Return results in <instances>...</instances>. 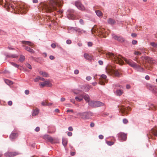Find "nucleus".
I'll use <instances>...</instances> for the list:
<instances>
[{
  "label": "nucleus",
  "instance_id": "9b49d317",
  "mask_svg": "<svg viewBox=\"0 0 157 157\" xmlns=\"http://www.w3.org/2000/svg\"><path fill=\"white\" fill-rule=\"evenodd\" d=\"M77 115L80 116L82 119H86L88 118L89 113L86 112L82 113H78Z\"/></svg>",
  "mask_w": 157,
  "mask_h": 157
},
{
  "label": "nucleus",
  "instance_id": "8fccbe9b",
  "mask_svg": "<svg viewBox=\"0 0 157 157\" xmlns=\"http://www.w3.org/2000/svg\"><path fill=\"white\" fill-rule=\"evenodd\" d=\"M137 43V42L136 40H132V43L133 44H136Z\"/></svg>",
  "mask_w": 157,
  "mask_h": 157
},
{
  "label": "nucleus",
  "instance_id": "5fc2aeb1",
  "mask_svg": "<svg viewBox=\"0 0 157 157\" xmlns=\"http://www.w3.org/2000/svg\"><path fill=\"white\" fill-rule=\"evenodd\" d=\"M49 58L51 60H53L55 59V57L53 56H49Z\"/></svg>",
  "mask_w": 157,
  "mask_h": 157
},
{
  "label": "nucleus",
  "instance_id": "3c124183",
  "mask_svg": "<svg viewBox=\"0 0 157 157\" xmlns=\"http://www.w3.org/2000/svg\"><path fill=\"white\" fill-rule=\"evenodd\" d=\"M12 102L11 101H9L8 103V105L10 106L12 105Z\"/></svg>",
  "mask_w": 157,
  "mask_h": 157
},
{
  "label": "nucleus",
  "instance_id": "4c0bfd02",
  "mask_svg": "<svg viewBox=\"0 0 157 157\" xmlns=\"http://www.w3.org/2000/svg\"><path fill=\"white\" fill-rule=\"evenodd\" d=\"M149 106L150 108L152 110H154L156 109V106L153 104H151Z\"/></svg>",
  "mask_w": 157,
  "mask_h": 157
},
{
  "label": "nucleus",
  "instance_id": "864d4df0",
  "mask_svg": "<svg viewBox=\"0 0 157 157\" xmlns=\"http://www.w3.org/2000/svg\"><path fill=\"white\" fill-rule=\"evenodd\" d=\"M51 47L53 48H54L56 47V45L55 44H52L51 45Z\"/></svg>",
  "mask_w": 157,
  "mask_h": 157
},
{
  "label": "nucleus",
  "instance_id": "0eeeda50",
  "mask_svg": "<svg viewBox=\"0 0 157 157\" xmlns=\"http://www.w3.org/2000/svg\"><path fill=\"white\" fill-rule=\"evenodd\" d=\"M89 105L92 107H98L104 105V103L99 101H90L89 102Z\"/></svg>",
  "mask_w": 157,
  "mask_h": 157
},
{
  "label": "nucleus",
  "instance_id": "f8f14e48",
  "mask_svg": "<svg viewBox=\"0 0 157 157\" xmlns=\"http://www.w3.org/2000/svg\"><path fill=\"white\" fill-rule=\"evenodd\" d=\"M75 6L80 10H85V7L80 2L78 1L75 2Z\"/></svg>",
  "mask_w": 157,
  "mask_h": 157
},
{
  "label": "nucleus",
  "instance_id": "ea45409f",
  "mask_svg": "<svg viewBox=\"0 0 157 157\" xmlns=\"http://www.w3.org/2000/svg\"><path fill=\"white\" fill-rule=\"evenodd\" d=\"M112 37L114 39L117 40L119 36H117L115 34H113L112 35Z\"/></svg>",
  "mask_w": 157,
  "mask_h": 157
},
{
  "label": "nucleus",
  "instance_id": "c03bdc74",
  "mask_svg": "<svg viewBox=\"0 0 157 157\" xmlns=\"http://www.w3.org/2000/svg\"><path fill=\"white\" fill-rule=\"evenodd\" d=\"M123 122L124 123L126 124L128 122V121L127 119H123Z\"/></svg>",
  "mask_w": 157,
  "mask_h": 157
},
{
  "label": "nucleus",
  "instance_id": "b1692460",
  "mask_svg": "<svg viewBox=\"0 0 157 157\" xmlns=\"http://www.w3.org/2000/svg\"><path fill=\"white\" fill-rule=\"evenodd\" d=\"M151 132L152 134L155 136H157V128H156L152 129Z\"/></svg>",
  "mask_w": 157,
  "mask_h": 157
},
{
  "label": "nucleus",
  "instance_id": "4be33fe9",
  "mask_svg": "<svg viewBox=\"0 0 157 157\" xmlns=\"http://www.w3.org/2000/svg\"><path fill=\"white\" fill-rule=\"evenodd\" d=\"M107 22L109 24H111V25H114L116 23L115 21L111 18H109L108 19Z\"/></svg>",
  "mask_w": 157,
  "mask_h": 157
},
{
  "label": "nucleus",
  "instance_id": "5701e85b",
  "mask_svg": "<svg viewBox=\"0 0 157 157\" xmlns=\"http://www.w3.org/2000/svg\"><path fill=\"white\" fill-rule=\"evenodd\" d=\"M41 104L43 106H50L52 105V103H48L47 101H42Z\"/></svg>",
  "mask_w": 157,
  "mask_h": 157
},
{
  "label": "nucleus",
  "instance_id": "58836bf2",
  "mask_svg": "<svg viewBox=\"0 0 157 157\" xmlns=\"http://www.w3.org/2000/svg\"><path fill=\"white\" fill-rule=\"evenodd\" d=\"M106 143L109 146H111L114 144V142L110 141H107Z\"/></svg>",
  "mask_w": 157,
  "mask_h": 157
},
{
  "label": "nucleus",
  "instance_id": "20e7f679",
  "mask_svg": "<svg viewBox=\"0 0 157 157\" xmlns=\"http://www.w3.org/2000/svg\"><path fill=\"white\" fill-rule=\"evenodd\" d=\"M91 31L92 33L94 34V36H99L101 37L105 38L108 35V32L105 29L99 26H94Z\"/></svg>",
  "mask_w": 157,
  "mask_h": 157
},
{
  "label": "nucleus",
  "instance_id": "e433bc0d",
  "mask_svg": "<svg viewBox=\"0 0 157 157\" xmlns=\"http://www.w3.org/2000/svg\"><path fill=\"white\" fill-rule=\"evenodd\" d=\"M117 40L121 42H123L124 41V39L122 37L119 36Z\"/></svg>",
  "mask_w": 157,
  "mask_h": 157
},
{
  "label": "nucleus",
  "instance_id": "aec40b11",
  "mask_svg": "<svg viewBox=\"0 0 157 157\" xmlns=\"http://www.w3.org/2000/svg\"><path fill=\"white\" fill-rule=\"evenodd\" d=\"M149 89L150 90H151L153 93H157V88L156 87L150 85Z\"/></svg>",
  "mask_w": 157,
  "mask_h": 157
},
{
  "label": "nucleus",
  "instance_id": "6e6552de",
  "mask_svg": "<svg viewBox=\"0 0 157 157\" xmlns=\"http://www.w3.org/2000/svg\"><path fill=\"white\" fill-rule=\"evenodd\" d=\"M43 82H40L39 84V85L42 87L44 86H48L49 87H52V84L51 82V81L49 79H47L44 81Z\"/></svg>",
  "mask_w": 157,
  "mask_h": 157
},
{
  "label": "nucleus",
  "instance_id": "603ef678",
  "mask_svg": "<svg viewBox=\"0 0 157 157\" xmlns=\"http://www.w3.org/2000/svg\"><path fill=\"white\" fill-rule=\"evenodd\" d=\"M66 42H67V43L68 44H70L71 43V40H67Z\"/></svg>",
  "mask_w": 157,
  "mask_h": 157
},
{
  "label": "nucleus",
  "instance_id": "cd10ccee",
  "mask_svg": "<svg viewBox=\"0 0 157 157\" xmlns=\"http://www.w3.org/2000/svg\"><path fill=\"white\" fill-rule=\"evenodd\" d=\"M67 139L64 138L62 139V143L64 147H65L67 146Z\"/></svg>",
  "mask_w": 157,
  "mask_h": 157
},
{
  "label": "nucleus",
  "instance_id": "a19ab883",
  "mask_svg": "<svg viewBox=\"0 0 157 157\" xmlns=\"http://www.w3.org/2000/svg\"><path fill=\"white\" fill-rule=\"evenodd\" d=\"M150 45L156 48L157 47V44L154 42H151Z\"/></svg>",
  "mask_w": 157,
  "mask_h": 157
},
{
  "label": "nucleus",
  "instance_id": "13d9d810",
  "mask_svg": "<svg viewBox=\"0 0 157 157\" xmlns=\"http://www.w3.org/2000/svg\"><path fill=\"white\" fill-rule=\"evenodd\" d=\"M40 128L39 127H37L35 129V131L36 132H38L40 131Z\"/></svg>",
  "mask_w": 157,
  "mask_h": 157
},
{
  "label": "nucleus",
  "instance_id": "2f4dec72",
  "mask_svg": "<svg viewBox=\"0 0 157 157\" xmlns=\"http://www.w3.org/2000/svg\"><path fill=\"white\" fill-rule=\"evenodd\" d=\"M75 99L77 101H81L83 100L82 97V94L79 97H75Z\"/></svg>",
  "mask_w": 157,
  "mask_h": 157
},
{
  "label": "nucleus",
  "instance_id": "c9c22d12",
  "mask_svg": "<svg viewBox=\"0 0 157 157\" xmlns=\"http://www.w3.org/2000/svg\"><path fill=\"white\" fill-rule=\"evenodd\" d=\"M11 65H12L14 67H16L18 68L20 70H21V68H19V67H20V66L18 65L15 63H13V62H11Z\"/></svg>",
  "mask_w": 157,
  "mask_h": 157
},
{
  "label": "nucleus",
  "instance_id": "dca6fc26",
  "mask_svg": "<svg viewBox=\"0 0 157 157\" xmlns=\"http://www.w3.org/2000/svg\"><path fill=\"white\" fill-rule=\"evenodd\" d=\"M71 29H73L74 30H75L77 31L80 35L83 33H85L86 31L85 30H83V29H80L78 28H74L73 27L71 28Z\"/></svg>",
  "mask_w": 157,
  "mask_h": 157
},
{
  "label": "nucleus",
  "instance_id": "a18cd8bd",
  "mask_svg": "<svg viewBox=\"0 0 157 157\" xmlns=\"http://www.w3.org/2000/svg\"><path fill=\"white\" fill-rule=\"evenodd\" d=\"M134 54L137 55H141V53L138 51H135L134 52Z\"/></svg>",
  "mask_w": 157,
  "mask_h": 157
},
{
  "label": "nucleus",
  "instance_id": "6ab92c4d",
  "mask_svg": "<svg viewBox=\"0 0 157 157\" xmlns=\"http://www.w3.org/2000/svg\"><path fill=\"white\" fill-rule=\"evenodd\" d=\"M84 58L89 60H91L93 59V56L90 55H89L87 53H85L84 55Z\"/></svg>",
  "mask_w": 157,
  "mask_h": 157
},
{
  "label": "nucleus",
  "instance_id": "bb28decb",
  "mask_svg": "<svg viewBox=\"0 0 157 157\" xmlns=\"http://www.w3.org/2000/svg\"><path fill=\"white\" fill-rule=\"evenodd\" d=\"M22 43L23 44H27L30 46H32L33 45L32 43L29 41H22Z\"/></svg>",
  "mask_w": 157,
  "mask_h": 157
},
{
  "label": "nucleus",
  "instance_id": "052dcab7",
  "mask_svg": "<svg viewBox=\"0 0 157 157\" xmlns=\"http://www.w3.org/2000/svg\"><path fill=\"white\" fill-rule=\"evenodd\" d=\"M98 63L100 65H102L103 64V62L101 60H99Z\"/></svg>",
  "mask_w": 157,
  "mask_h": 157
},
{
  "label": "nucleus",
  "instance_id": "f03ea898",
  "mask_svg": "<svg viewBox=\"0 0 157 157\" xmlns=\"http://www.w3.org/2000/svg\"><path fill=\"white\" fill-rule=\"evenodd\" d=\"M63 3L58 0H52L47 2L41 3L39 6L43 10L47 13H50L57 10L56 6H61Z\"/></svg>",
  "mask_w": 157,
  "mask_h": 157
},
{
  "label": "nucleus",
  "instance_id": "f257e3e1",
  "mask_svg": "<svg viewBox=\"0 0 157 157\" xmlns=\"http://www.w3.org/2000/svg\"><path fill=\"white\" fill-rule=\"evenodd\" d=\"M106 57L113 60L114 62L120 65L123 64V60H124L129 66L137 70L140 71L144 70V68L141 67L140 65L137 64L131 59H127L123 58L121 56H117L113 53L109 52L106 54Z\"/></svg>",
  "mask_w": 157,
  "mask_h": 157
},
{
  "label": "nucleus",
  "instance_id": "7ed1b4c3",
  "mask_svg": "<svg viewBox=\"0 0 157 157\" xmlns=\"http://www.w3.org/2000/svg\"><path fill=\"white\" fill-rule=\"evenodd\" d=\"M5 7L8 11H10V9H12L15 11H17L19 13L21 14L25 12L27 10L26 6L23 4L14 6L11 4L7 2L5 5Z\"/></svg>",
  "mask_w": 157,
  "mask_h": 157
},
{
  "label": "nucleus",
  "instance_id": "72a5a7b5",
  "mask_svg": "<svg viewBox=\"0 0 157 157\" xmlns=\"http://www.w3.org/2000/svg\"><path fill=\"white\" fill-rule=\"evenodd\" d=\"M25 59V56L23 55H21L19 59V60L21 62H23Z\"/></svg>",
  "mask_w": 157,
  "mask_h": 157
},
{
  "label": "nucleus",
  "instance_id": "79ce46f5",
  "mask_svg": "<svg viewBox=\"0 0 157 157\" xmlns=\"http://www.w3.org/2000/svg\"><path fill=\"white\" fill-rule=\"evenodd\" d=\"M25 65L26 66V67L29 68L31 69H32V67L31 65L29 64L28 63H26L25 64Z\"/></svg>",
  "mask_w": 157,
  "mask_h": 157
},
{
  "label": "nucleus",
  "instance_id": "37998d69",
  "mask_svg": "<svg viewBox=\"0 0 157 157\" xmlns=\"http://www.w3.org/2000/svg\"><path fill=\"white\" fill-rule=\"evenodd\" d=\"M79 22L82 25H83L84 24V21L82 19H80L79 21Z\"/></svg>",
  "mask_w": 157,
  "mask_h": 157
},
{
  "label": "nucleus",
  "instance_id": "0e129e2a",
  "mask_svg": "<svg viewBox=\"0 0 157 157\" xmlns=\"http://www.w3.org/2000/svg\"><path fill=\"white\" fill-rule=\"evenodd\" d=\"M94 126V124L93 122H91L90 124V126L91 127H93Z\"/></svg>",
  "mask_w": 157,
  "mask_h": 157
},
{
  "label": "nucleus",
  "instance_id": "774afa93",
  "mask_svg": "<svg viewBox=\"0 0 157 157\" xmlns=\"http://www.w3.org/2000/svg\"><path fill=\"white\" fill-rule=\"evenodd\" d=\"M145 79L147 80H148L149 79V78H150V77H149V76L148 75H146V76H145Z\"/></svg>",
  "mask_w": 157,
  "mask_h": 157
},
{
  "label": "nucleus",
  "instance_id": "7c9ffc66",
  "mask_svg": "<svg viewBox=\"0 0 157 157\" xmlns=\"http://www.w3.org/2000/svg\"><path fill=\"white\" fill-rule=\"evenodd\" d=\"M40 74L42 76L45 77H48V74L45 72H43L42 71H40L39 72Z\"/></svg>",
  "mask_w": 157,
  "mask_h": 157
},
{
  "label": "nucleus",
  "instance_id": "a211bd4d",
  "mask_svg": "<svg viewBox=\"0 0 157 157\" xmlns=\"http://www.w3.org/2000/svg\"><path fill=\"white\" fill-rule=\"evenodd\" d=\"M82 98H83L89 104V102L90 101V98L89 96L87 94H82Z\"/></svg>",
  "mask_w": 157,
  "mask_h": 157
},
{
  "label": "nucleus",
  "instance_id": "c85d7f7f",
  "mask_svg": "<svg viewBox=\"0 0 157 157\" xmlns=\"http://www.w3.org/2000/svg\"><path fill=\"white\" fill-rule=\"evenodd\" d=\"M123 93V91L121 90H118L116 91L117 95L118 96H120Z\"/></svg>",
  "mask_w": 157,
  "mask_h": 157
},
{
  "label": "nucleus",
  "instance_id": "6e6d98bb",
  "mask_svg": "<svg viewBox=\"0 0 157 157\" xmlns=\"http://www.w3.org/2000/svg\"><path fill=\"white\" fill-rule=\"evenodd\" d=\"M79 73V71L78 70H75L74 71V73L75 74H78Z\"/></svg>",
  "mask_w": 157,
  "mask_h": 157
},
{
  "label": "nucleus",
  "instance_id": "09e8293b",
  "mask_svg": "<svg viewBox=\"0 0 157 157\" xmlns=\"http://www.w3.org/2000/svg\"><path fill=\"white\" fill-rule=\"evenodd\" d=\"M145 67L147 69H148V70H151V67H149L148 66H146L145 65H144Z\"/></svg>",
  "mask_w": 157,
  "mask_h": 157
},
{
  "label": "nucleus",
  "instance_id": "de8ad7c7",
  "mask_svg": "<svg viewBox=\"0 0 157 157\" xmlns=\"http://www.w3.org/2000/svg\"><path fill=\"white\" fill-rule=\"evenodd\" d=\"M87 45L89 47H91L93 45V43L90 42H88Z\"/></svg>",
  "mask_w": 157,
  "mask_h": 157
},
{
  "label": "nucleus",
  "instance_id": "f3484780",
  "mask_svg": "<svg viewBox=\"0 0 157 157\" xmlns=\"http://www.w3.org/2000/svg\"><path fill=\"white\" fill-rule=\"evenodd\" d=\"M18 136L17 133L13 132L12 133L10 136V138L12 140H13L15 139Z\"/></svg>",
  "mask_w": 157,
  "mask_h": 157
},
{
  "label": "nucleus",
  "instance_id": "bf43d9fd",
  "mask_svg": "<svg viewBox=\"0 0 157 157\" xmlns=\"http://www.w3.org/2000/svg\"><path fill=\"white\" fill-rule=\"evenodd\" d=\"M104 138V136L102 135H100L99 136V138L100 139H102Z\"/></svg>",
  "mask_w": 157,
  "mask_h": 157
},
{
  "label": "nucleus",
  "instance_id": "f704fd0d",
  "mask_svg": "<svg viewBox=\"0 0 157 157\" xmlns=\"http://www.w3.org/2000/svg\"><path fill=\"white\" fill-rule=\"evenodd\" d=\"M96 14L99 17L102 16V13L101 12L100 10H97L96 11Z\"/></svg>",
  "mask_w": 157,
  "mask_h": 157
},
{
  "label": "nucleus",
  "instance_id": "423d86ee",
  "mask_svg": "<svg viewBox=\"0 0 157 157\" xmlns=\"http://www.w3.org/2000/svg\"><path fill=\"white\" fill-rule=\"evenodd\" d=\"M118 107L120 112L122 113V116L127 115L128 114V110H131L130 107H125L123 105H121Z\"/></svg>",
  "mask_w": 157,
  "mask_h": 157
},
{
  "label": "nucleus",
  "instance_id": "4d7b16f0",
  "mask_svg": "<svg viewBox=\"0 0 157 157\" xmlns=\"http://www.w3.org/2000/svg\"><path fill=\"white\" fill-rule=\"evenodd\" d=\"M91 79V77L90 76H87L86 78V79L88 81H89Z\"/></svg>",
  "mask_w": 157,
  "mask_h": 157
},
{
  "label": "nucleus",
  "instance_id": "49530a36",
  "mask_svg": "<svg viewBox=\"0 0 157 157\" xmlns=\"http://www.w3.org/2000/svg\"><path fill=\"white\" fill-rule=\"evenodd\" d=\"M98 51L101 54H103L104 52V51L101 49H99L98 50Z\"/></svg>",
  "mask_w": 157,
  "mask_h": 157
},
{
  "label": "nucleus",
  "instance_id": "412c9836",
  "mask_svg": "<svg viewBox=\"0 0 157 157\" xmlns=\"http://www.w3.org/2000/svg\"><path fill=\"white\" fill-rule=\"evenodd\" d=\"M23 47H25V49L30 53H34V51L33 49L30 48L29 47L26 46H23Z\"/></svg>",
  "mask_w": 157,
  "mask_h": 157
},
{
  "label": "nucleus",
  "instance_id": "e2e57ef3",
  "mask_svg": "<svg viewBox=\"0 0 157 157\" xmlns=\"http://www.w3.org/2000/svg\"><path fill=\"white\" fill-rule=\"evenodd\" d=\"M68 129L70 131H72L73 130V128L71 126L69 127Z\"/></svg>",
  "mask_w": 157,
  "mask_h": 157
},
{
  "label": "nucleus",
  "instance_id": "4468645a",
  "mask_svg": "<svg viewBox=\"0 0 157 157\" xmlns=\"http://www.w3.org/2000/svg\"><path fill=\"white\" fill-rule=\"evenodd\" d=\"M142 58L143 60H145L146 62H147L149 63H154V61L152 58H150L147 56H145L144 57H142Z\"/></svg>",
  "mask_w": 157,
  "mask_h": 157
},
{
  "label": "nucleus",
  "instance_id": "338daca9",
  "mask_svg": "<svg viewBox=\"0 0 157 157\" xmlns=\"http://www.w3.org/2000/svg\"><path fill=\"white\" fill-rule=\"evenodd\" d=\"M126 88L127 89H129L130 88V86L128 84H127L126 86Z\"/></svg>",
  "mask_w": 157,
  "mask_h": 157
},
{
  "label": "nucleus",
  "instance_id": "9d476101",
  "mask_svg": "<svg viewBox=\"0 0 157 157\" xmlns=\"http://www.w3.org/2000/svg\"><path fill=\"white\" fill-rule=\"evenodd\" d=\"M19 154V153L16 152H11L8 151L4 154V156L6 157H14Z\"/></svg>",
  "mask_w": 157,
  "mask_h": 157
},
{
  "label": "nucleus",
  "instance_id": "a878e982",
  "mask_svg": "<svg viewBox=\"0 0 157 157\" xmlns=\"http://www.w3.org/2000/svg\"><path fill=\"white\" fill-rule=\"evenodd\" d=\"M39 109L37 108L36 109L33 111V112L32 113V116H34L37 115L39 113Z\"/></svg>",
  "mask_w": 157,
  "mask_h": 157
},
{
  "label": "nucleus",
  "instance_id": "680f3d73",
  "mask_svg": "<svg viewBox=\"0 0 157 157\" xmlns=\"http://www.w3.org/2000/svg\"><path fill=\"white\" fill-rule=\"evenodd\" d=\"M72 133L71 132H69L67 133V135L69 136H72Z\"/></svg>",
  "mask_w": 157,
  "mask_h": 157
},
{
  "label": "nucleus",
  "instance_id": "39448f33",
  "mask_svg": "<svg viewBox=\"0 0 157 157\" xmlns=\"http://www.w3.org/2000/svg\"><path fill=\"white\" fill-rule=\"evenodd\" d=\"M115 67L114 66L110 65L108 66L106 68V72L109 75H113L117 77H120L121 74L118 71L114 70Z\"/></svg>",
  "mask_w": 157,
  "mask_h": 157
},
{
  "label": "nucleus",
  "instance_id": "c756f323",
  "mask_svg": "<svg viewBox=\"0 0 157 157\" xmlns=\"http://www.w3.org/2000/svg\"><path fill=\"white\" fill-rule=\"evenodd\" d=\"M39 80L44 81V79L43 78L41 77L40 76H37L36 78L34 79V80L35 82H36L38 81Z\"/></svg>",
  "mask_w": 157,
  "mask_h": 157
},
{
  "label": "nucleus",
  "instance_id": "69168bd1",
  "mask_svg": "<svg viewBox=\"0 0 157 157\" xmlns=\"http://www.w3.org/2000/svg\"><path fill=\"white\" fill-rule=\"evenodd\" d=\"M25 94H28L29 93V90H26L25 91Z\"/></svg>",
  "mask_w": 157,
  "mask_h": 157
},
{
  "label": "nucleus",
  "instance_id": "2eb2a0df",
  "mask_svg": "<svg viewBox=\"0 0 157 157\" xmlns=\"http://www.w3.org/2000/svg\"><path fill=\"white\" fill-rule=\"evenodd\" d=\"M67 16L69 19L72 20L77 19L76 17L72 13H69L67 15Z\"/></svg>",
  "mask_w": 157,
  "mask_h": 157
},
{
  "label": "nucleus",
  "instance_id": "473e14b6",
  "mask_svg": "<svg viewBox=\"0 0 157 157\" xmlns=\"http://www.w3.org/2000/svg\"><path fill=\"white\" fill-rule=\"evenodd\" d=\"M5 83L8 85H11L13 84V82L8 79L5 80Z\"/></svg>",
  "mask_w": 157,
  "mask_h": 157
},
{
  "label": "nucleus",
  "instance_id": "ddd939ff",
  "mask_svg": "<svg viewBox=\"0 0 157 157\" xmlns=\"http://www.w3.org/2000/svg\"><path fill=\"white\" fill-rule=\"evenodd\" d=\"M118 137L120 140L122 141L126 140L127 139L126 134L122 133H119L118 134Z\"/></svg>",
  "mask_w": 157,
  "mask_h": 157
},
{
  "label": "nucleus",
  "instance_id": "1a4fd4ad",
  "mask_svg": "<svg viewBox=\"0 0 157 157\" xmlns=\"http://www.w3.org/2000/svg\"><path fill=\"white\" fill-rule=\"evenodd\" d=\"M106 76L104 74H102L99 78V83L101 85H104L105 84V82L107 83L108 80L106 79Z\"/></svg>",
  "mask_w": 157,
  "mask_h": 157
},
{
  "label": "nucleus",
  "instance_id": "393cba45",
  "mask_svg": "<svg viewBox=\"0 0 157 157\" xmlns=\"http://www.w3.org/2000/svg\"><path fill=\"white\" fill-rule=\"evenodd\" d=\"M45 138L49 141L53 142L54 140L53 138L50 136L47 135L45 136Z\"/></svg>",
  "mask_w": 157,
  "mask_h": 157
}]
</instances>
